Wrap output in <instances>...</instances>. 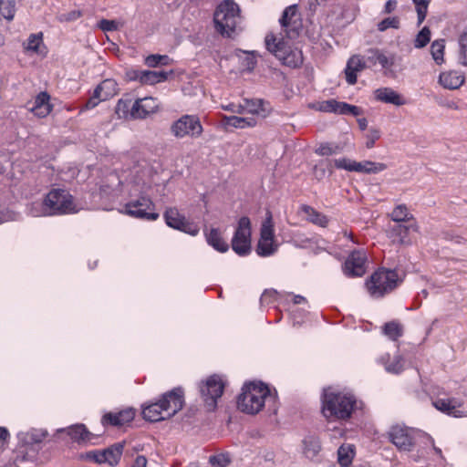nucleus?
<instances>
[{"label": "nucleus", "instance_id": "774afa93", "mask_svg": "<svg viewBox=\"0 0 467 467\" xmlns=\"http://www.w3.org/2000/svg\"><path fill=\"white\" fill-rule=\"evenodd\" d=\"M307 315V311L305 307L303 308H294V325L295 324H301L305 321V318Z\"/></svg>", "mask_w": 467, "mask_h": 467}, {"label": "nucleus", "instance_id": "6e6552de", "mask_svg": "<svg viewBox=\"0 0 467 467\" xmlns=\"http://www.w3.org/2000/svg\"><path fill=\"white\" fill-rule=\"evenodd\" d=\"M47 205L52 215L74 213L80 210L73 200V196L66 190L53 189L46 196Z\"/></svg>", "mask_w": 467, "mask_h": 467}, {"label": "nucleus", "instance_id": "0eeeda50", "mask_svg": "<svg viewBox=\"0 0 467 467\" xmlns=\"http://www.w3.org/2000/svg\"><path fill=\"white\" fill-rule=\"evenodd\" d=\"M399 282V275L396 271L379 269L366 282V286L370 296L380 298L396 288Z\"/></svg>", "mask_w": 467, "mask_h": 467}, {"label": "nucleus", "instance_id": "9b49d317", "mask_svg": "<svg viewBox=\"0 0 467 467\" xmlns=\"http://www.w3.org/2000/svg\"><path fill=\"white\" fill-rule=\"evenodd\" d=\"M122 212L130 216L148 221H155L159 218V213L154 212V203L146 196L129 202Z\"/></svg>", "mask_w": 467, "mask_h": 467}, {"label": "nucleus", "instance_id": "bb28decb", "mask_svg": "<svg viewBox=\"0 0 467 467\" xmlns=\"http://www.w3.org/2000/svg\"><path fill=\"white\" fill-rule=\"evenodd\" d=\"M302 451L307 459L317 461L318 454L321 451V443L318 436L314 433L306 435L302 441Z\"/></svg>", "mask_w": 467, "mask_h": 467}, {"label": "nucleus", "instance_id": "ddd939ff", "mask_svg": "<svg viewBox=\"0 0 467 467\" xmlns=\"http://www.w3.org/2000/svg\"><path fill=\"white\" fill-rule=\"evenodd\" d=\"M167 225L171 228L182 231L190 235L195 236L199 234V226L182 215L176 208H170L164 213Z\"/></svg>", "mask_w": 467, "mask_h": 467}, {"label": "nucleus", "instance_id": "6e6d98bb", "mask_svg": "<svg viewBox=\"0 0 467 467\" xmlns=\"http://www.w3.org/2000/svg\"><path fill=\"white\" fill-rule=\"evenodd\" d=\"M209 462L213 467H226L230 463V458L228 454L221 453L210 456Z\"/></svg>", "mask_w": 467, "mask_h": 467}, {"label": "nucleus", "instance_id": "5701e85b", "mask_svg": "<svg viewBox=\"0 0 467 467\" xmlns=\"http://www.w3.org/2000/svg\"><path fill=\"white\" fill-rule=\"evenodd\" d=\"M297 215L302 220H306L320 227H326L329 222L327 216L307 204H302L298 208Z\"/></svg>", "mask_w": 467, "mask_h": 467}, {"label": "nucleus", "instance_id": "f257e3e1", "mask_svg": "<svg viewBox=\"0 0 467 467\" xmlns=\"http://www.w3.org/2000/svg\"><path fill=\"white\" fill-rule=\"evenodd\" d=\"M359 403L352 392L328 387L321 395V413L329 422L347 421L358 409Z\"/></svg>", "mask_w": 467, "mask_h": 467}, {"label": "nucleus", "instance_id": "37998d69", "mask_svg": "<svg viewBox=\"0 0 467 467\" xmlns=\"http://www.w3.org/2000/svg\"><path fill=\"white\" fill-rule=\"evenodd\" d=\"M327 172L332 173V161L329 160L320 161L313 168V175L318 181L323 180Z\"/></svg>", "mask_w": 467, "mask_h": 467}, {"label": "nucleus", "instance_id": "69168bd1", "mask_svg": "<svg viewBox=\"0 0 467 467\" xmlns=\"http://www.w3.org/2000/svg\"><path fill=\"white\" fill-rule=\"evenodd\" d=\"M105 101L100 98L99 95L94 90L93 95L88 99L86 102L84 109H92L96 108L100 102Z\"/></svg>", "mask_w": 467, "mask_h": 467}, {"label": "nucleus", "instance_id": "de8ad7c7", "mask_svg": "<svg viewBox=\"0 0 467 467\" xmlns=\"http://www.w3.org/2000/svg\"><path fill=\"white\" fill-rule=\"evenodd\" d=\"M391 219L397 223L410 221L412 218L411 213L404 204L396 206L390 213Z\"/></svg>", "mask_w": 467, "mask_h": 467}, {"label": "nucleus", "instance_id": "052dcab7", "mask_svg": "<svg viewBox=\"0 0 467 467\" xmlns=\"http://www.w3.org/2000/svg\"><path fill=\"white\" fill-rule=\"evenodd\" d=\"M366 138V147L368 149H371L374 147L376 140L380 138V131L378 129H370L368 132L365 135Z\"/></svg>", "mask_w": 467, "mask_h": 467}, {"label": "nucleus", "instance_id": "cd10ccee", "mask_svg": "<svg viewBox=\"0 0 467 467\" xmlns=\"http://www.w3.org/2000/svg\"><path fill=\"white\" fill-rule=\"evenodd\" d=\"M134 417L135 411L132 409H126L116 413L109 412L103 416L102 424L119 427L130 422Z\"/></svg>", "mask_w": 467, "mask_h": 467}, {"label": "nucleus", "instance_id": "aec40b11", "mask_svg": "<svg viewBox=\"0 0 467 467\" xmlns=\"http://www.w3.org/2000/svg\"><path fill=\"white\" fill-rule=\"evenodd\" d=\"M151 173L149 162L143 159H137L134 161L132 167H130V181L135 184L144 185L150 182Z\"/></svg>", "mask_w": 467, "mask_h": 467}, {"label": "nucleus", "instance_id": "f3484780", "mask_svg": "<svg viewBox=\"0 0 467 467\" xmlns=\"http://www.w3.org/2000/svg\"><path fill=\"white\" fill-rule=\"evenodd\" d=\"M318 109L322 112L334 113L338 115H351L354 117L362 114V109L355 105L348 104L336 99H327L319 104Z\"/></svg>", "mask_w": 467, "mask_h": 467}, {"label": "nucleus", "instance_id": "7c9ffc66", "mask_svg": "<svg viewBox=\"0 0 467 467\" xmlns=\"http://www.w3.org/2000/svg\"><path fill=\"white\" fill-rule=\"evenodd\" d=\"M206 242L209 245L220 253H225L229 249L228 244L223 240L222 233L218 228H211L204 230Z\"/></svg>", "mask_w": 467, "mask_h": 467}, {"label": "nucleus", "instance_id": "4d7b16f0", "mask_svg": "<svg viewBox=\"0 0 467 467\" xmlns=\"http://www.w3.org/2000/svg\"><path fill=\"white\" fill-rule=\"evenodd\" d=\"M400 26V20L398 17H387L378 24V29L381 32L389 28H398Z\"/></svg>", "mask_w": 467, "mask_h": 467}, {"label": "nucleus", "instance_id": "9d476101", "mask_svg": "<svg viewBox=\"0 0 467 467\" xmlns=\"http://www.w3.org/2000/svg\"><path fill=\"white\" fill-rule=\"evenodd\" d=\"M231 244L238 255L244 256L251 252V222L248 217L239 219Z\"/></svg>", "mask_w": 467, "mask_h": 467}, {"label": "nucleus", "instance_id": "f704fd0d", "mask_svg": "<svg viewBox=\"0 0 467 467\" xmlns=\"http://www.w3.org/2000/svg\"><path fill=\"white\" fill-rule=\"evenodd\" d=\"M265 103L263 99H245L242 104L244 114L249 113L265 118L268 113L265 108Z\"/></svg>", "mask_w": 467, "mask_h": 467}, {"label": "nucleus", "instance_id": "b1692460", "mask_svg": "<svg viewBox=\"0 0 467 467\" xmlns=\"http://www.w3.org/2000/svg\"><path fill=\"white\" fill-rule=\"evenodd\" d=\"M378 363L382 365L388 373L391 374H400L405 368V360L398 353L393 357L389 353H384L378 358Z\"/></svg>", "mask_w": 467, "mask_h": 467}, {"label": "nucleus", "instance_id": "a211bd4d", "mask_svg": "<svg viewBox=\"0 0 467 467\" xmlns=\"http://www.w3.org/2000/svg\"><path fill=\"white\" fill-rule=\"evenodd\" d=\"M441 412L454 418L467 417V411L462 410V402L455 398L438 399L432 402Z\"/></svg>", "mask_w": 467, "mask_h": 467}, {"label": "nucleus", "instance_id": "1a4fd4ad", "mask_svg": "<svg viewBox=\"0 0 467 467\" xmlns=\"http://www.w3.org/2000/svg\"><path fill=\"white\" fill-rule=\"evenodd\" d=\"M202 131L203 128L197 115H182L171 126V132L177 139L186 137L197 139L201 137Z\"/></svg>", "mask_w": 467, "mask_h": 467}, {"label": "nucleus", "instance_id": "f03ea898", "mask_svg": "<svg viewBox=\"0 0 467 467\" xmlns=\"http://www.w3.org/2000/svg\"><path fill=\"white\" fill-rule=\"evenodd\" d=\"M291 11L292 5L284 10L283 16L279 19L281 31L278 34H267L265 38L267 50L286 66H290L292 63L291 16H289Z\"/></svg>", "mask_w": 467, "mask_h": 467}, {"label": "nucleus", "instance_id": "58836bf2", "mask_svg": "<svg viewBox=\"0 0 467 467\" xmlns=\"http://www.w3.org/2000/svg\"><path fill=\"white\" fill-rule=\"evenodd\" d=\"M225 124L234 128L244 129L256 125L254 118H243L237 116H229L224 118Z\"/></svg>", "mask_w": 467, "mask_h": 467}, {"label": "nucleus", "instance_id": "39448f33", "mask_svg": "<svg viewBox=\"0 0 467 467\" xmlns=\"http://www.w3.org/2000/svg\"><path fill=\"white\" fill-rule=\"evenodd\" d=\"M213 20L215 27L223 36L231 37L241 25L240 8L233 0H224L220 3L214 12Z\"/></svg>", "mask_w": 467, "mask_h": 467}, {"label": "nucleus", "instance_id": "ea45409f", "mask_svg": "<svg viewBox=\"0 0 467 467\" xmlns=\"http://www.w3.org/2000/svg\"><path fill=\"white\" fill-rule=\"evenodd\" d=\"M43 44V34H31L28 38L23 43L24 49L26 52L39 53L40 47Z\"/></svg>", "mask_w": 467, "mask_h": 467}, {"label": "nucleus", "instance_id": "f8f14e48", "mask_svg": "<svg viewBox=\"0 0 467 467\" xmlns=\"http://www.w3.org/2000/svg\"><path fill=\"white\" fill-rule=\"evenodd\" d=\"M223 389L224 383L222 378L217 375L209 377L206 381L200 386L202 397L209 410H214L217 400L223 395Z\"/></svg>", "mask_w": 467, "mask_h": 467}, {"label": "nucleus", "instance_id": "412c9836", "mask_svg": "<svg viewBox=\"0 0 467 467\" xmlns=\"http://www.w3.org/2000/svg\"><path fill=\"white\" fill-rule=\"evenodd\" d=\"M366 68V61L360 55L351 56L344 70L346 81L348 85H355L358 80V74Z\"/></svg>", "mask_w": 467, "mask_h": 467}, {"label": "nucleus", "instance_id": "423d86ee", "mask_svg": "<svg viewBox=\"0 0 467 467\" xmlns=\"http://www.w3.org/2000/svg\"><path fill=\"white\" fill-rule=\"evenodd\" d=\"M424 432L403 424L389 428L388 437L390 442L401 452H410L421 441Z\"/></svg>", "mask_w": 467, "mask_h": 467}, {"label": "nucleus", "instance_id": "7ed1b4c3", "mask_svg": "<svg viewBox=\"0 0 467 467\" xmlns=\"http://www.w3.org/2000/svg\"><path fill=\"white\" fill-rule=\"evenodd\" d=\"M183 403V391L182 389L176 388L163 394L159 401L144 406L142 415L149 421L163 420L181 410Z\"/></svg>", "mask_w": 467, "mask_h": 467}, {"label": "nucleus", "instance_id": "09e8293b", "mask_svg": "<svg viewBox=\"0 0 467 467\" xmlns=\"http://www.w3.org/2000/svg\"><path fill=\"white\" fill-rule=\"evenodd\" d=\"M459 61L462 65L467 67V31L459 36Z\"/></svg>", "mask_w": 467, "mask_h": 467}, {"label": "nucleus", "instance_id": "13d9d810", "mask_svg": "<svg viewBox=\"0 0 467 467\" xmlns=\"http://www.w3.org/2000/svg\"><path fill=\"white\" fill-rule=\"evenodd\" d=\"M337 147L334 146L330 143H323L320 144L318 148L316 149V153L319 156H331L337 154Z\"/></svg>", "mask_w": 467, "mask_h": 467}, {"label": "nucleus", "instance_id": "a878e982", "mask_svg": "<svg viewBox=\"0 0 467 467\" xmlns=\"http://www.w3.org/2000/svg\"><path fill=\"white\" fill-rule=\"evenodd\" d=\"M465 81L464 75L458 70L441 72L439 76V83L446 89H457Z\"/></svg>", "mask_w": 467, "mask_h": 467}, {"label": "nucleus", "instance_id": "5fc2aeb1", "mask_svg": "<svg viewBox=\"0 0 467 467\" xmlns=\"http://www.w3.org/2000/svg\"><path fill=\"white\" fill-rule=\"evenodd\" d=\"M25 435L26 437L24 438V440L26 442L37 443L41 442L45 439L47 432L44 431L32 430L26 432Z\"/></svg>", "mask_w": 467, "mask_h": 467}, {"label": "nucleus", "instance_id": "e2e57ef3", "mask_svg": "<svg viewBox=\"0 0 467 467\" xmlns=\"http://www.w3.org/2000/svg\"><path fill=\"white\" fill-rule=\"evenodd\" d=\"M313 244V241L310 238H304L301 234H294V246L300 248H307Z\"/></svg>", "mask_w": 467, "mask_h": 467}, {"label": "nucleus", "instance_id": "864d4df0", "mask_svg": "<svg viewBox=\"0 0 467 467\" xmlns=\"http://www.w3.org/2000/svg\"><path fill=\"white\" fill-rule=\"evenodd\" d=\"M130 101L119 99L115 108V113L119 119H127L130 115Z\"/></svg>", "mask_w": 467, "mask_h": 467}, {"label": "nucleus", "instance_id": "dca6fc26", "mask_svg": "<svg viewBox=\"0 0 467 467\" xmlns=\"http://www.w3.org/2000/svg\"><path fill=\"white\" fill-rule=\"evenodd\" d=\"M276 245L274 243V232L271 217H267L261 228L256 252L260 256H269L275 253Z\"/></svg>", "mask_w": 467, "mask_h": 467}, {"label": "nucleus", "instance_id": "bf43d9fd", "mask_svg": "<svg viewBox=\"0 0 467 467\" xmlns=\"http://www.w3.org/2000/svg\"><path fill=\"white\" fill-rule=\"evenodd\" d=\"M120 26L121 24L116 20L102 19L99 23V27L105 32L116 31Z\"/></svg>", "mask_w": 467, "mask_h": 467}, {"label": "nucleus", "instance_id": "79ce46f5", "mask_svg": "<svg viewBox=\"0 0 467 467\" xmlns=\"http://www.w3.org/2000/svg\"><path fill=\"white\" fill-rule=\"evenodd\" d=\"M410 230L417 231L418 227L416 224H410V225H404L401 223H399L391 228V234L392 235H395L397 237V241L399 243H405V240L408 236V234Z\"/></svg>", "mask_w": 467, "mask_h": 467}, {"label": "nucleus", "instance_id": "680f3d73", "mask_svg": "<svg viewBox=\"0 0 467 467\" xmlns=\"http://www.w3.org/2000/svg\"><path fill=\"white\" fill-rule=\"evenodd\" d=\"M333 162L337 169L352 171V167L355 163V161H352L348 158H341L334 160Z\"/></svg>", "mask_w": 467, "mask_h": 467}, {"label": "nucleus", "instance_id": "473e14b6", "mask_svg": "<svg viewBox=\"0 0 467 467\" xmlns=\"http://www.w3.org/2000/svg\"><path fill=\"white\" fill-rule=\"evenodd\" d=\"M387 166L381 162L370 161H356L352 167V171L365 174H376L383 171Z\"/></svg>", "mask_w": 467, "mask_h": 467}, {"label": "nucleus", "instance_id": "49530a36", "mask_svg": "<svg viewBox=\"0 0 467 467\" xmlns=\"http://www.w3.org/2000/svg\"><path fill=\"white\" fill-rule=\"evenodd\" d=\"M382 329L384 335L391 340H396L402 336V327L396 321L386 323Z\"/></svg>", "mask_w": 467, "mask_h": 467}, {"label": "nucleus", "instance_id": "4c0bfd02", "mask_svg": "<svg viewBox=\"0 0 467 467\" xmlns=\"http://www.w3.org/2000/svg\"><path fill=\"white\" fill-rule=\"evenodd\" d=\"M28 213L33 217H41V216H51V211L49 206L47 205V200L44 199L43 202L36 201L33 202L27 208Z\"/></svg>", "mask_w": 467, "mask_h": 467}, {"label": "nucleus", "instance_id": "603ef678", "mask_svg": "<svg viewBox=\"0 0 467 467\" xmlns=\"http://www.w3.org/2000/svg\"><path fill=\"white\" fill-rule=\"evenodd\" d=\"M418 15V23L421 24L427 15L430 0H413Z\"/></svg>", "mask_w": 467, "mask_h": 467}, {"label": "nucleus", "instance_id": "4468645a", "mask_svg": "<svg viewBox=\"0 0 467 467\" xmlns=\"http://www.w3.org/2000/svg\"><path fill=\"white\" fill-rule=\"evenodd\" d=\"M367 270V254L365 250H355L347 258L343 271L347 276H362Z\"/></svg>", "mask_w": 467, "mask_h": 467}, {"label": "nucleus", "instance_id": "3c124183", "mask_svg": "<svg viewBox=\"0 0 467 467\" xmlns=\"http://www.w3.org/2000/svg\"><path fill=\"white\" fill-rule=\"evenodd\" d=\"M170 57L166 55H150L145 57V64L150 67H155L159 65H168Z\"/></svg>", "mask_w": 467, "mask_h": 467}, {"label": "nucleus", "instance_id": "c9c22d12", "mask_svg": "<svg viewBox=\"0 0 467 467\" xmlns=\"http://www.w3.org/2000/svg\"><path fill=\"white\" fill-rule=\"evenodd\" d=\"M355 456L353 445L343 444L337 450V462L341 467H349Z\"/></svg>", "mask_w": 467, "mask_h": 467}, {"label": "nucleus", "instance_id": "2eb2a0df", "mask_svg": "<svg viewBox=\"0 0 467 467\" xmlns=\"http://www.w3.org/2000/svg\"><path fill=\"white\" fill-rule=\"evenodd\" d=\"M355 8L349 3H339L333 6L330 14L327 16L329 24L334 26H345L355 18Z\"/></svg>", "mask_w": 467, "mask_h": 467}, {"label": "nucleus", "instance_id": "c85d7f7f", "mask_svg": "<svg viewBox=\"0 0 467 467\" xmlns=\"http://www.w3.org/2000/svg\"><path fill=\"white\" fill-rule=\"evenodd\" d=\"M168 73L163 70L153 71V70H136L134 71L133 79L140 81L145 85H154L157 83L163 82L167 79Z\"/></svg>", "mask_w": 467, "mask_h": 467}, {"label": "nucleus", "instance_id": "72a5a7b5", "mask_svg": "<svg viewBox=\"0 0 467 467\" xmlns=\"http://www.w3.org/2000/svg\"><path fill=\"white\" fill-rule=\"evenodd\" d=\"M94 90L106 101L117 95L118 84L114 79L107 78L99 84Z\"/></svg>", "mask_w": 467, "mask_h": 467}, {"label": "nucleus", "instance_id": "e433bc0d", "mask_svg": "<svg viewBox=\"0 0 467 467\" xmlns=\"http://www.w3.org/2000/svg\"><path fill=\"white\" fill-rule=\"evenodd\" d=\"M70 438L75 441H88L90 440V433L83 424H77L68 427L65 430Z\"/></svg>", "mask_w": 467, "mask_h": 467}, {"label": "nucleus", "instance_id": "0e129e2a", "mask_svg": "<svg viewBox=\"0 0 467 467\" xmlns=\"http://www.w3.org/2000/svg\"><path fill=\"white\" fill-rule=\"evenodd\" d=\"M277 293L275 290H265L260 298L261 305H268L276 300Z\"/></svg>", "mask_w": 467, "mask_h": 467}, {"label": "nucleus", "instance_id": "8fccbe9b", "mask_svg": "<svg viewBox=\"0 0 467 467\" xmlns=\"http://www.w3.org/2000/svg\"><path fill=\"white\" fill-rule=\"evenodd\" d=\"M430 40H431V30L429 29V27L424 26L417 34L415 40H414V47L416 48H422L425 46H427V44L430 42Z\"/></svg>", "mask_w": 467, "mask_h": 467}, {"label": "nucleus", "instance_id": "c756f323", "mask_svg": "<svg viewBox=\"0 0 467 467\" xmlns=\"http://www.w3.org/2000/svg\"><path fill=\"white\" fill-rule=\"evenodd\" d=\"M420 443L423 444V446L419 449L417 455L413 456L415 462L427 460L431 452L442 458L441 450L435 446L434 440L431 435L424 432Z\"/></svg>", "mask_w": 467, "mask_h": 467}, {"label": "nucleus", "instance_id": "6ab92c4d", "mask_svg": "<svg viewBox=\"0 0 467 467\" xmlns=\"http://www.w3.org/2000/svg\"><path fill=\"white\" fill-rule=\"evenodd\" d=\"M159 109L156 99L146 97L137 99L130 109V117L133 119H145L150 114L155 113Z\"/></svg>", "mask_w": 467, "mask_h": 467}, {"label": "nucleus", "instance_id": "2f4dec72", "mask_svg": "<svg viewBox=\"0 0 467 467\" xmlns=\"http://www.w3.org/2000/svg\"><path fill=\"white\" fill-rule=\"evenodd\" d=\"M49 95L47 92H41L35 99L34 106L31 111L39 118H44L51 111V105L49 103Z\"/></svg>", "mask_w": 467, "mask_h": 467}, {"label": "nucleus", "instance_id": "4be33fe9", "mask_svg": "<svg viewBox=\"0 0 467 467\" xmlns=\"http://www.w3.org/2000/svg\"><path fill=\"white\" fill-rule=\"evenodd\" d=\"M123 451V445L117 443L103 451L92 453V458L98 463H108L110 466L118 464Z\"/></svg>", "mask_w": 467, "mask_h": 467}, {"label": "nucleus", "instance_id": "338daca9", "mask_svg": "<svg viewBox=\"0 0 467 467\" xmlns=\"http://www.w3.org/2000/svg\"><path fill=\"white\" fill-rule=\"evenodd\" d=\"M239 52H241V50ZM242 53L245 55V58L243 62L244 68L249 71L252 70L256 63L254 57H253V53H247L244 51H242Z\"/></svg>", "mask_w": 467, "mask_h": 467}, {"label": "nucleus", "instance_id": "c03bdc74", "mask_svg": "<svg viewBox=\"0 0 467 467\" xmlns=\"http://www.w3.org/2000/svg\"><path fill=\"white\" fill-rule=\"evenodd\" d=\"M374 57L382 68L389 70L395 64V55L385 54L379 50H374Z\"/></svg>", "mask_w": 467, "mask_h": 467}, {"label": "nucleus", "instance_id": "20e7f679", "mask_svg": "<svg viewBox=\"0 0 467 467\" xmlns=\"http://www.w3.org/2000/svg\"><path fill=\"white\" fill-rule=\"evenodd\" d=\"M269 396V388L262 382L244 384L237 398V408L246 414H257L264 408L265 400Z\"/></svg>", "mask_w": 467, "mask_h": 467}, {"label": "nucleus", "instance_id": "393cba45", "mask_svg": "<svg viewBox=\"0 0 467 467\" xmlns=\"http://www.w3.org/2000/svg\"><path fill=\"white\" fill-rule=\"evenodd\" d=\"M375 99L387 104L394 106H403L406 104V99L402 95L392 89L391 88H379L374 91Z\"/></svg>", "mask_w": 467, "mask_h": 467}, {"label": "nucleus", "instance_id": "a18cd8bd", "mask_svg": "<svg viewBox=\"0 0 467 467\" xmlns=\"http://www.w3.org/2000/svg\"><path fill=\"white\" fill-rule=\"evenodd\" d=\"M0 15L7 21H12L16 15L15 0H0Z\"/></svg>", "mask_w": 467, "mask_h": 467}, {"label": "nucleus", "instance_id": "a19ab883", "mask_svg": "<svg viewBox=\"0 0 467 467\" xmlns=\"http://www.w3.org/2000/svg\"><path fill=\"white\" fill-rule=\"evenodd\" d=\"M444 39H437L431 43V54L437 65H441L444 62Z\"/></svg>", "mask_w": 467, "mask_h": 467}]
</instances>
